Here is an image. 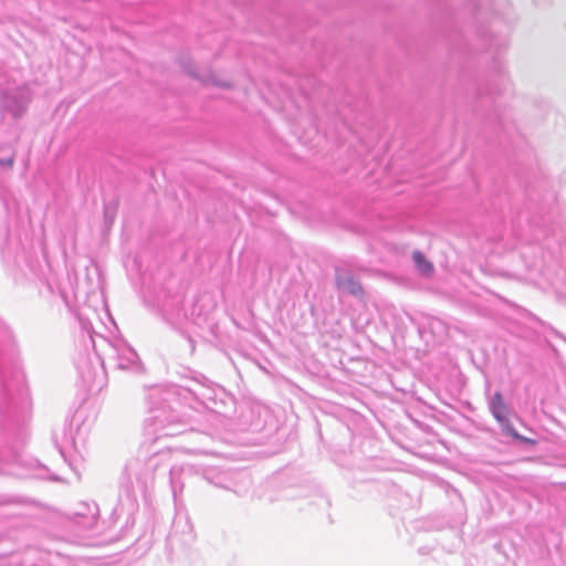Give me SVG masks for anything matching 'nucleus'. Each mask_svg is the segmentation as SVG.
<instances>
[{
    "instance_id": "obj_5",
    "label": "nucleus",
    "mask_w": 566,
    "mask_h": 566,
    "mask_svg": "<svg viewBox=\"0 0 566 566\" xmlns=\"http://www.w3.org/2000/svg\"><path fill=\"white\" fill-rule=\"evenodd\" d=\"M14 164V158L10 157L8 159H0V166L1 167H9L11 168Z\"/></svg>"
},
{
    "instance_id": "obj_4",
    "label": "nucleus",
    "mask_w": 566,
    "mask_h": 566,
    "mask_svg": "<svg viewBox=\"0 0 566 566\" xmlns=\"http://www.w3.org/2000/svg\"><path fill=\"white\" fill-rule=\"evenodd\" d=\"M210 82L217 86L230 87V83L226 80H218V78L211 77Z\"/></svg>"
},
{
    "instance_id": "obj_2",
    "label": "nucleus",
    "mask_w": 566,
    "mask_h": 566,
    "mask_svg": "<svg viewBox=\"0 0 566 566\" xmlns=\"http://www.w3.org/2000/svg\"><path fill=\"white\" fill-rule=\"evenodd\" d=\"M491 411L499 422H503L506 420L507 407L503 401L502 395L500 392H495L492 398Z\"/></svg>"
},
{
    "instance_id": "obj_3",
    "label": "nucleus",
    "mask_w": 566,
    "mask_h": 566,
    "mask_svg": "<svg viewBox=\"0 0 566 566\" xmlns=\"http://www.w3.org/2000/svg\"><path fill=\"white\" fill-rule=\"evenodd\" d=\"M412 259L416 263L418 271L426 276H430L433 273L432 263L426 258V255L420 251H415L412 253Z\"/></svg>"
},
{
    "instance_id": "obj_1",
    "label": "nucleus",
    "mask_w": 566,
    "mask_h": 566,
    "mask_svg": "<svg viewBox=\"0 0 566 566\" xmlns=\"http://www.w3.org/2000/svg\"><path fill=\"white\" fill-rule=\"evenodd\" d=\"M336 284L339 290L352 295H361V284L350 275H337Z\"/></svg>"
}]
</instances>
